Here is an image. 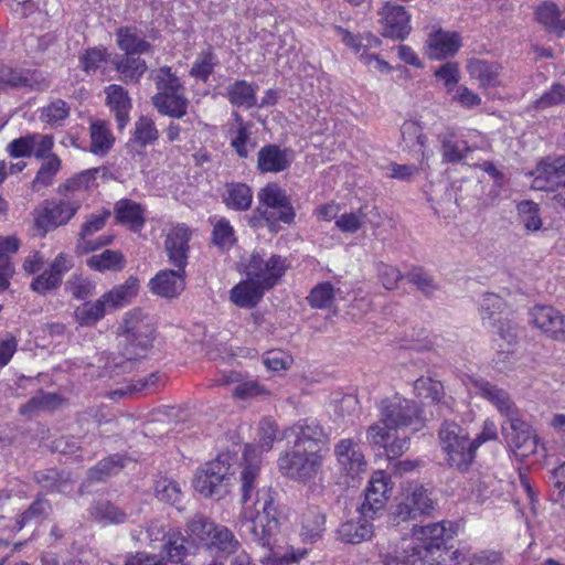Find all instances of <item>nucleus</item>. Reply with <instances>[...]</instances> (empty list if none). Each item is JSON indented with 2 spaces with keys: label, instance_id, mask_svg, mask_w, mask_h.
<instances>
[{
  "label": "nucleus",
  "instance_id": "1",
  "mask_svg": "<svg viewBox=\"0 0 565 565\" xmlns=\"http://www.w3.org/2000/svg\"><path fill=\"white\" fill-rule=\"evenodd\" d=\"M259 475L257 448L246 445L238 477L243 504L238 521L239 529L253 542L271 551L279 530V521L277 508L274 504V492L271 488L258 487Z\"/></svg>",
  "mask_w": 565,
  "mask_h": 565
},
{
  "label": "nucleus",
  "instance_id": "2",
  "mask_svg": "<svg viewBox=\"0 0 565 565\" xmlns=\"http://www.w3.org/2000/svg\"><path fill=\"white\" fill-rule=\"evenodd\" d=\"M379 420L366 429V441L384 448L388 457H401L409 449V437L394 436L399 430L417 433L426 426L424 408L414 399L395 393L376 403Z\"/></svg>",
  "mask_w": 565,
  "mask_h": 565
},
{
  "label": "nucleus",
  "instance_id": "3",
  "mask_svg": "<svg viewBox=\"0 0 565 565\" xmlns=\"http://www.w3.org/2000/svg\"><path fill=\"white\" fill-rule=\"evenodd\" d=\"M438 445L450 468L466 472L475 461L476 454L466 428L454 420H444L438 429Z\"/></svg>",
  "mask_w": 565,
  "mask_h": 565
},
{
  "label": "nucleus",
  "instance_id": "4",
  "mask_svg": "<svg viewBox=\"0 0 565 565\" xmlns=\"http://www.w3.org/2000/svg\"><path fill=\"white\" fill-rule=\"evenodd\" d=\"M326 457L323 448L305 450L291 447L278 458V468L291 480L308 482L319 475Z\"/></svg>",
  "mask_w": 565,
  "mask_h": 565
},
{
  "label": "nucleus",
  "instance_id": "5",
  "mask_svg": "<svg viewBox=\"0 0 565 565\" xmlns=\"http://www.w3.org/2000/svg\"><path fill=\"white\" fill-rule=\"evenodd\" d=\"M259 205L255 211L266 226L275 232L278 222L291 224L296 212L286 191L277 183H268L258 193Z\"/></svg>",
  "mask_w": 565,
  "mask_h": 565
},
{
  "label": "nucleus",
  "instance_id": "6",
  "mask_svg": "<svg viewBox=\"0 0 565 565\" xmlns=\"http://www.w3.org/2000/svg\"><path fill=\"white\" fill-rule=\"evenodd\" d=\"M234 457L230 452L218 455L214 460L206 462L198 470L194 488L205 497H222L227 492L234 475Z\"/></svg>",
  "mask_w": 565,
  "mask_h": 565
},
{
  "label": "nucleus",
  "instance_id": "7",
  "mask_svg": "<svg viewBox=\"0 0 565 565\" xmlns=\"http://www.w3.org/2000/svg\"><path fill=\"white\" fill-rule=\"evenodd\" d=\"M126 341L124 355L127 360H136L143 356L151 347L153 340V326L140 310L126 313L120 326Z\"/></svg>",
  "mask_w": 565,
  "mask_h": 565
},
{
  "label": "nucleus",
  "instance_id": "8",
  "mask_svg": "<svg viewBox=\"0 0 565 565\" xmlns=\"http://www.w3.org/2000/svg\"><path fill=\"white\" fill-rule=\"evenodd\" d=\"M382 565H439L445 562L443 551L436 546L428 547L416 541H403L401 552L390 548L380 550Z\"/></svg>",
  "mask_w": 565,
  "mask_h": 565
},
{
  "label": "nucleus",
  "instance_id": "9",
  "mask_svg": "<svg viewBox=\"0 0 565 565\" xmlns=\"http://www.w3.org/2000/svg\"><path fill=\"white\" fill-rule=\"evenodd\" d=\"M81 207V200L65 196L60 200L45 201L34 213V224L42 235L67 224Z\"/></svg>",
  "mask_w": 565,
  "mask_h": 565
},
{
  "label": "nucleus",
  "instance_id": "10",
  "mask_svg": "<svg viewBox=\"0 0 565 565\" xmlns=\"http://www.w3.org/2000/svg\"><path fill=\"white\" fill-rule=\"evenodd\" d=\"M434 510L435 501L431 493L422 484H411L404 489L393 514L397 521L406 522L428 516Z\"/></svg>",
  "mask_w": 565,
  "mask_h": 565
},
{
  "label": "nucleus",
  "instance_id": "11",
  "mask_svg": "<svg viewBox=\"0 0 565 565\" xmlns=\"http://www.w3.org/2000/svg\"><path fill=\"white\" fill-rule=\"evenodd\" d=\"M284 437L288 443L292 444L294 448L305 450L323 448L324 456L329 452L328 435L316 419L306 418L298 420L285 430Z\"/></svg>",
  "mask_w": 565,
  "mask_h": 565
},
{
  "label": "nucleus",
  "instance_id": "12",
  "mask_svg": "<svg viewBox=\"0 0 565 565\" xmlns=\"http://www.w3.org/2000/svg\"><path fill=\"white\" fill-rule=\"evenodd\" d=\"M286 259L279 255L265 257L254 253L246 266V277L257 281L266 290L273 288L285 275Z\"/></svg>",
  "mask_w": 565,
  "mask_h": 565
},
{
  "label": "nucleus",
  "instance_id": "13",
  "mask_svg": "<svg viewBox=\"0 0 565 565\" xmlns=\"http://www.w3.org/2000/svg\"><path fill=\"white\" fill-rule=\"evenodd\" d=\"M50 82L43 73L35 70L15 68L0 62V90L28 88L44 90Z\"/></svg>",
  "mask_w": 565,
  "mask_h": 565
},
{
  "label": "nucleus",
  "instance_id": "14",
  "mask_svg": "<svg viewBox=\"0 0 565 565\" xmlns=\"http://www.w3.org/2000/svg\"><path fill=\"white\" fill-rule=\"evenodd\" d=\"M529 321L548 339L565 343V316L554 307L534 306L529 312Z\"/></svg>",
  "mask_w": 565,
  "mask_h": 565
},
{
  "label": "nucleus",
  "instance_id": "15",
  "mask_svg": "<svg viewBox=\"0 0 565 565\" xmlns=\"http://www.w3.org/2000/svg\"><path fill=\"white\" fill-rule=\"evenodd\" d=\"M391 490L390 476L383 470L375 471L365 489L364 501L359 508V512L362 515L375 518L386 507Z\"/></svg>",
  "mask_w": 565,
  "mask_h": 565
},
{
  "label": "nucleus",
  "instance_id": "16",
  "mask_svg": "<svg viewBox=\"0 0 565 565\" xmlns=\"http://www.w3.org/2000/svg\"><path fill=\"white\" fill-rule=\"evenodd\" d=\"M382 35L404 40L412 30L411 15L403 6L386 2L379 11Z\"/></svg>",
  "mask_w": 565,
  "mask_h": 565
},
{
  "label": "nucleus",
  "instance_id": "17",
  "mask_svg": "<svg viewBox=\"0 0 565 565\" xmlns=\"http://www.w3.org/2000/svg\"><path fill=\"white\" fill-rule=\"evenodd\" d=\"M109 217L110 211L108 210H102L87 216L82 225L76 245L78 254H88L113 242L114 237L111 235H103L95 241L90 238L95 233L104 228Z\"/></svg>",
  "mask_w": 565,
  "mask_h": 565
},
{
  "label": "nucleus",
  "instance_id": "18",
  "mask_svg": "<svg viewBox=\"0 0 565 565\" xmlns=\"http://www.w3.org/2000/svg\"><path fill=\"white\" fill-rule=\"evenodd\" d=\"M339 32L342 36V41L345 45L350 46L356 54H359L360 60L367 66H371L382 73H388L391 71L390 64L381 60L375 54L366 53L367 49L376 47L380 45L381 41L379 38L367 33L364 35L355 36L351 32L339 29Z\"/></svg>",
  "mask_w": 565,
  "mask_h": 565
},
{
  "label": "nucleus",
  "instance_id": "19",
  "mask_svg": "<svg viewBox=\"0 0 565 565\" xmlns=\"http://www.w3.org/2000/svg\"><path fill=\"white\" fill-rule=\"evenodd\" d=\"M502 434L515 451L521 456H527L536 447L535 436L532 435L530 426L520 417L519 413L507 419L502 425Z\"/></svg>",
  "mask_w": 565,
  "mask_h": 565
},
{
  "label": "nucleus",
  "instance_id": "20",
  "mask_svg": "<svg viewBox=\"0 0 565 565\" xmlns=\"http://www.w3.org/2000/svg\"><path fill=\"white\" fill-rule=\"evenodd\" d=\"M192 232L184 224L174 226L167 235L164 241V249L169 263L178 269L185 270L189 263V242Z\"/></svg>",
  "mask_w": 565,
  "mask_h": 565
},
{
  "label": "nucleus",
  "instance_id": "21",
  "mask_svg": "<svg viewBox=\"0 0 565 565\" xmlns=\"http://www.w3.org/2000/svg\"><path fill=\"white\" fill-rule=\"evenodd\" d=\"M334 455L341 470L347 476L355 478L365 472L366 460L353 439H341L334 447Z\"/></svg>",
  "mask_w": 565,
  "mask_h": 565
},
{
  "label": "nucleus",
  "instance_id": "22",
  "mask_svg": "<svg viewBox=\"0 0 565 565\" xmlns=\"http://www.w3.org/2000/svg\"><path fill=\"white\" fill-rule=\"evenodd\" d=\"M186 271L183 269H162L149 281V289L152 294L173 299L179 297L185 289Z\"/></svg>",
  "mask_w": 565,
  "mask_h": 565
},
{
  "label": "nucleus",
  "instance_id": "23",
  "mask_svg": "<svg viewBox=\"0 0 565 565\" xmlns=\"http://www.w3.org/2000/svg\"><path fill=\"white\" fill-rule=\"evenodd\" d=\"M471 384L476 393L493 404L498 412L505 416L507 419L519 413L510 395L504 390L482 379L472 380Z\"/></svg>",
  "mask_w": 565,
  "mask_h": 565
},
{
  "label": "nucleus",
  "instance_id": "24",
  "mask_svg": "<svg viewBox=\"0 0 565 565\" xmlns=\"http://www.w3.org/2000/svg\"><path fill=\"white\" fill-rule=\"evenodd\" d=\"M98 168L84 170L60 184L57 191L62 196L71 200H85L88 192L97 186Z\"/></svg>",
  "mask_w": 565,
  "mask_h": 565
},
{
  "label": "nucleus",
  "instance_id": "25",
  "mask_svg": "<svg viewBox=\"0 0 565 565\" xmlns=\"http://www.w3.org/2000/svg\"><path fill=\"white\" fill-rule=\"evenodd\" d=\"M151 103L159 114L177 119H181L188 114L190 105L185 90L156 93L151 97Z\"/></svg>",
  "mask_w": 565,
  "mask_h": 565
},
{
  "label": "nucleus",
  "instance_id": "26",
  "mask_svg": "<svg viewBox=\"0 0 565 565\" xmlns=\"http://www.w3.org/2000/svg\"><path fill=\"white\" fill-rule=\"evenodd\" d=\"M430 58L441 60L455 55L461 46V39L457 32L436 30L427 40Z\"/></svg>",
  "mask_w": 565,
  "mask_h": 565
},
{
  "label": "nucleus",
  "instance_id": "27",
  "mask_svg": "<svg viewBox=\"0 0 565 565\" xmlns=\"http://www.w3.org/2000/svg\"><path fill=\"white\" fill-rule=\"evenodd\" d=\"M106 105L115 115L118 128L122 130L129 121L132 107L128 92L120 85L111 84L105 88Z\"/></svg>",
  "mask_w": 565,
  "mask_h": 565
},
{
  "label": "nucleus",
  "instance_id": "28",
  "mask_svg": "<svg viewBox=\"0 0 565 565\" xmlns=\"http://www.w3.org/2000/svg\"><path fill=\"white\" fill-rule=\"evenodd\" d=\"M533 188L540 191H553L559 184V179L565 173V157L542 161L536 169Z\"/></svg>",
  "mask_w": 565,
  "mask_h": 565
},
{
  "label": "nucleus",
  "instance_id": "29",
  "mask_svg": "<svg viewBox=\"0 0 565 565\" xmlns=\"http://www.w3.org/2000/svg\"><path fill=\"white\" fill-rule=\"evenodd\" d=\"M374 516H365L360 513L358 520H349L342 523L338 529V536L344 543L360 544L367 541L373 535V524L371 521Z\"/></svg>",
  "mask_w": 565,
  "mask_h": 565
},
{
  "label": "nucleus",
  "instance_id": "30",
  "mask_svg": "<svg viewBox=\"0 0 565 565\" xmlns=\"http://www.w3.org/2000/svg\"><path fill=\"white\" fill-rule=\"evenodd\" d=\"M467 71L471 78L479 82L481 88L501 85L500 75L502 66L498 63L472 58L468 62Z\"/></svg>",
  "mask_w": 565,
  "mask_h": 565
},
{
  "label": "nucleus",
  "instance_id": "31",
  "mask_svg": "<svg viewBox=\"0 0 565 565\" xmlns=\"http://www.w3.org/2000/svg\"><path fill=\"white\" fill-rule=\"evenodd\" d=\"M257 157V168L262 172H281L291 163L289 152L276 145L264 146Z\"/></svg>",
  "mask_w": 565,
  "mask_h": 565
},
{
  "label": "nucleus",
  "instance_id": "32",
  "mask_svg": "<svg viewBox=\"0 0 565 565\" xmlns=\"http://www.w3.org/2000/svg\"><path fill=\"white\" fill-rule=\"evenodd\" d=\"M326 514L319 507H309L300 515V536L303 542H316L322 536Z\"/></svg>",
  "mask_w": 565,
  "mask_h": 565
},
{
  "label": "nucleus",
  "instance_id": "33",
  "mask_svg": "<svg viewBox=\"0 0 565 565\" xmlns=\"http://www.w3.org/2000/svg\"><path fill=\"white\" fill-rule=\"evenodd\" d=\"M265 290L257 281L247 277L246 280L232 288L230 298L232 302L241 308H253L260 301Z\"/></svg>",
  "mask_w": 565,
  "mask_h": 565
},
{
  "label": "nucleus",
  "instance_id": "34",
  "mask_svg": "<svg viewBox=\"0 0 565 565\" xmlns=\"http://www.w3.org/2000/svg\"><path fill=\"white\" fill-rule=\"evenodd\" d=\"M139 291V279L130 276L124 284L115 286L102 298L109 309H118L127 306L137 296Z\"/></svg>",
  "mask_w": 565,
  "mask_h": 565
},
{
  "label": "nucleus",
  "instance_id": "35",
  "mask_svg": "<svg viewBox=\"0 0 565 565\" xmlns=\"http://www.w3.org/2000/svg\"><path fill=\"white\" fill-rule=\"evenodd\" d=\"M35 481L49 492L71 493L73 490V480L71 475L65 471L46 469L34 473Z\"/></svg>",
  "mask_w": 565,
  "mask_h": 565
},
{
  "label": "nucleus",
  "instance_id": "36",
  "mask_svg": "<svg viewBox=\"0 0 565 565\" xmlns=\"http://www.w3.org/2000/svg\"><path fill=\"white\" fill-rule=\"evenodd\" d=\"M90 146L89 150L96 156H106L114 146L115 137L110 131L108 122L93 120L89 126Z\"/></svg>",
  "mask_w": 565,
  "mask_h": 565
},
{
  "label": "nucleus",
  "instance_id": "37",
  "mask_svg": "<svg viewBox=\"0 0 565 565\" xmlns=\"http://www.w3.org/2000/svg\"><path fill=\"white\" fill-rule=\"evenodd\" d=\"M215 523L203 514H195L186 524L188 539L195 545L211 548Z\"/></svg>",
  "mask_w": 565,
  "mask_h": 565
},
{
  "label": "nucleus",
  "instance_id": "38",
  "mask_svg": "<svg viewBox=\"0 0 565 565\" xmlns=\"http://www.w3.org/2000/svg\"><path fill=\"white\" fill-rule=\"evenodd\" d=\"M414 390L418 396L430 398L433 403L448 409H452V398L445 399V390L441 382L430 377H419L414 383Z\"/></svg>",
  "mask_w": 565,
  "mask_h": 565
},
{
  "label": "nucleus",
  "instance_id": "39",
  "mask_svg": "<svg viewBox=\"0 0 565 565\" xmlns=\"http://www.w3.org/2000/svg\"><path fill=\"white\" fill-rule=\"evenodd\" d=\"M117 45L126 55L147 53L151 45L134 28H119L116 31Z\"/></svg>",
  "mask_w": 565,
  "mask_h": 565
},
{
  "label": "nucleus",
  "instance_id": "40",
  "mask_svg": "<svg viewBox=\"0 0 565 565\" xmlns=\"http://www.w3.org/2000/svg\"><path fill=\"white\" fill-rule=\"evenodd\" d=\"M439 140L441 143L443 159L446 162H460L470 151L468 142L457 138L451 131L439 135Z\"/></svg>",
  "mask_w": 565,
  "mask_h": 565
},
{
  "label": "nucleus",
  "instance_id": "41",
  "mask_svg": "<svg viewBox=\"0 0 565 565\" xmlns=\"http://www.w3.org/2000/svg\"><path fill=\"white\" fill-rule=\"evenodd\" d=\"M258 87L246 81H236L227 88V97L231 104L237 107L252 108L256 105V92Z\"/></svg>",
  "mask_w": 565,
  "mask_h": 565
},
{
  "label": "nucleus",
  "instance_id": "42",
  "mask_svg": "<svg viewBox=\"0 0 565 565\" xmlns=\"http://www.w3.org/2000/svg\"><path fill=\"white\" fill-rule=\"evenodd\" d=\"M86 264L89 268L98 271H119L125 267L126 259L120 250L105 249L87 258Z\"/></svg>",
  "mask_w": 565,
  "mask_h": 565
},
{
  "label": "nucleus",
  "instance_id": "43",
  "mask_svg": "<svg viewBox=\"0 0 565 565\" xmlns=\"http://www.w3.org/2000/svg\"><path fill=\"white\" fill-rule=\"evenodd\" d=\"M225 204L236 211H246L253 202L252 189L245 183H230L226 186Z\"/></svg>",
  "mask_w": 565,
  "mask_h": 565
},
{
  "label": "nucleus",
  "instance_id": "44",
  "mask_svg": "<svg viewBox=\"0 0 565 565\" xmlns=\"http://www.w3.org/2000/svg\"><path fill=\"white\" fill-rule=\"evenodd\" d=\"M508 310L507 302L495 294H486L480 301V315L483 321H489L491 326H497L502 320V315Z\"/></svg>",
  "mask_w": 565,
  "mask_h": 565
},
{
  "label": "nucleus",
  "instance_id": "45",
  "mask_svg": "<svg viewBox=\"0 0 565 565\" xmlns=\"http://www.w3.org/2000/svg\"><path fill=\"white\" fill-rule=\"evenodd\" d=\"M114 64L126 83H138L147 71V64L143 60L130 55L117 58Z\"/></svg>",
  "mask_w": 565,
  "mask_h": 565
},
{
  "label": "nucleus",
  "instance_id": "46",
  "mask_svg": "<svg viewBox=\"0 0 565 565\" xmlns=\"http://www.w3.org/2000/svg\"><path fill=\"white\" fill-rule=\"evenodd\" d=\"M107 306L100 297L94 302H85L74 311V318L81 326H94L104 318Z\"/></svg>",
  "mask_w": 565,
  "mask_h": 565
},
{
  "label": "nucleus",
  "instance_id": "47",
  "mask_svg": "<svg viewBox=\"0 0 565 565\" xmlns=\"http://www.w3.org/2000/svg\"><path fill=\"white\" fill-rule=\"evenodd\" d=\"M150 79L154 83L157 93H173L185 90L180 78L172 73L171 67L162 66L150 73Z\"/></svg>",
  "mask_w": 565,
  "mask_h": 565
},
{
  "label": "nucleus",
  "instance_id": "48",
  "mask_svg": "<svg viewBox=\"0 0 565 565\" xmlns=\"http://www.w3.org/2000/svg\"><path fill=\"white\" fill-rule=\"evenodd\" d=\"M414 535H416V542L424 543L426 546H436L445 554V527L440 523H431L425 526H414Z\"/></svg>",
  "mask_w": 565,
  "mask_h": 565
},
{
  "label": "nucleus",
  "instance_id": "49",
  "mask_svg": "<svg viewBox=\"0 0 565 565\" xmlns=\"http://www.w3.org/2000/svg\"><path fill=\"white\" fill-rule=\"evenodd\" d=\"M52 510V505L44 497H38L31 505L19 514L15 519V530H22L32 521L46 518Z\"/></svg>",
  "mask_w": 565,
  "mask_h": 565
},
{
  "label": "nucleus",
  "instance_id": "50",
  "mask_svg": "<svg viewBox=\"0 0 565 565\" xmlns=\"http://www.w3.org/2000/svg\"><path fill=\"white\" fill-rule=\"evenodd\" d=\"M116 217L120 223L129 224L132 228H140L145 224L141 206L129 200H122L116 204Z\"/></svg>",
  "mask_w": 565,
  "mask_h": 565
},
{
  "label": "nucleus",
  "instance_id": "51",
  "mask_svg": "<svg viewBox=\"0 0 565 565\" xmlns=\"http://www.w3.org/2000/svg\"><path fill=\"white\" fill-rule=\"evenodd\" d=\"M402 142L408 149L418 148L422 150L423 158L426 157L424 148L426 145V136L423 132V127L415 120H406L401 127Z\"/></svg>",
  "mask_w": 565,
  "mask_h": 565
},
{
  "label": "nucleus",
  "instance_id": "52",
  "mask_svg": "<svg viewBox=\"0 0 565 565\" xmlns=\"http://www.w3.org/2000/svg\"><path fill=\"white\" fill-rule=\"evenodd\" d=\"M62 404V398L55 393L39 392L26 404L20 407L22 415L39 411H53Z\"/></svg>",
  "mask_w": 565,
  "mask_h": 565
},
{
  "label": "nucleus",
  "instance_id": "53",
  "mask_svg": "<svg viewBox=\"0 0 565 565\" xmlns=\"http://www.w3.org/2000/svg\"><path fill=\"white\" fill-rule=\"evenodd\" d=\"M184 543L185 539L180 531L170 530L162 545V551L166 553L167 558L173 563H180L189 553V548Z\"/></svg>",
  "mask_w": 565,
  "mask_h": 565
},
{
  "label": "nucleus",
  "instance_id": "54",
  "mask_svg": "<svg viewBox=\"0 0 565 565\" xmlns=\"http://www.w3.org/2000/svg\"><path fill=\"white\" fill-rule=\"evenodd\" d=\"M60 169L61 159L56 154L49 156L36 172V175L32 182L33 190L38 191L41 188H45L52 184L53 179Z\"/></svg>",
  "mask_w": 565,
  "mask_h": 565
},
{
  "label": "nucleus",
  "instance_id": "55",
  "mask_svg": "<svg viewBox=\"0 0 565 565\" xmlns=\"http://www.w3.org/2000/svg\"><path fill=\"white\" fill-rule=\"evenodd\" d=\"M122 467V459L119 455L109 456L89 469L88 480L96 482L104 481L111 475L119 472Z\"/></svg>",
  "mask_w": 565,
  "mask_h": 565
},
{
  "label": "nucleus",
  "instance_id": "56",
  "mask_svg": "<svg viewBox=\"0 0 565 565\" xmlns=\"http://www.w3.org/2000/svg\"><path fill=\"white\" fill-rule=\"evenodd\" d=\"M216 64H217L216 56H215L213 50L210 47V49L201 52L196 56V58L190 70V75L196 79L206 82L209 79L210 75L213 73Z\"/></svg>",
  "mask_w": 565,
  "mask_h": 565
},
{
  "label": "nucleus",
  "instance_id": "57",
  "mask_svg": "<svg viewBox=\"0 0 565 565\" xmlns=\"http://www.w3.org/2000/svg\"><path fill=\"white\" fill-rule=\"evenodd\" d=\"M159 138V131L152 118L141 116L135 122L134 139L141 147L154 143Z\"/></svg>",
  "mask_w": 565,
  "mask_h": 565
},
{
  "label": "nucleus",
  "instance_id": "58",
  "mask_svg": "<svg viewBox=\"0 0 565 565\" xmlns=\"http://www.w3.org/2000/svg\"><path fill=\"white\" fill-rule=\"evenodd\" d=\"M518 214L521 224L529 232H536L542 227L539 204L533 201H522L518 204Z\"/></svg>",
  "mask_w": 565,
  "mask_h": 565
},
{
  "label": "nucleus",
  "instance_id": "59",
  "mask_svg": "<svg viewBox=\"0 0 565 565\" xmlns=\"http://www.w3.org/2000/svg\"><path fill=\"white\" fill-rule=\"evenodd\" d=\"M90 514L95 520L105 523H122L126 513L109 501H98L90 508Z\"/></svg>",
  "mask_w": 565,
  "mask_h": 565
},
{
  "label": "nucleus",
  "instance_id": "60",
  "mask_svg": "<svg viewBox=\"0 0 565 565\" xmlns=\"http://www.w3.org/2000/svg\"><path fill=\"white\" fill-rule=\"evenodd\" d=\"M70 115V107L66 102L62 99H55L49 105L43 106L40 109L41 121L51 126L57 125L65 120Z\"/></svg>",
  "mask_w": 565,
  "mask_h": 565
},
{
  "label": "nucleus",
  "instance_id": "61",
  "mask_svg": "<svg viewBox=\"0 0 565 565\" xmlns=\"http://www.w3.org/2000/svg\"><path fill=\"white\" fill-rule=\"evenodd\" d=\"M212 547L231 554L237 551L239 542L227 527L215 524V531H213L211 537Z\"/></svg>",
  "mask_w": 565,
  "mask_h": 565
},
{
  "label": "nucleus",
  "instance_id": "62",
  "mask_svg": "<svg viewBox=\"0 0 565 565\" xmlns=\"http://www.w3.org/2000/svg\"><path fill=\"white\" fill-rule=\"evenodd\" d=\"M536 19L540 23L555 32H563L564 28L559 21V11L556 4L544 2L536 9Z\"/></svg>",
  "mask_w": 565,
  "mask_h": 565
},
{
  "label": "nucleus",
  "instance_id": "63",
  "mask_svg": "<svg viewBox=\"0 0 565 565\" xmlns=\"http://www.w3.org/2000/svg\"><path fill=\"white\" fill-rule=\"evenodd\" d=\"M405 277L426 296H431L438 289L435 278L423 268H413Z\"/></svg>",
  "mask_w": 565,
  "mask_h": 565
},
{
  "label": "nucleus",
  "instance_id": "64",
  "mask_svg": "<svg viewBox=\"0 0 565 565\" xmlns=\"http://www.w3.org/2000/svg\"><path fill=\"white\" fill-rule=\"evenodd\" d=\"M562 103H565V86L556 83L540 98L535 99L531 107L536 110H544Z\"/></svg>",
  "mask_w": 565,
  "mask_h": 565
}]
</instances>
